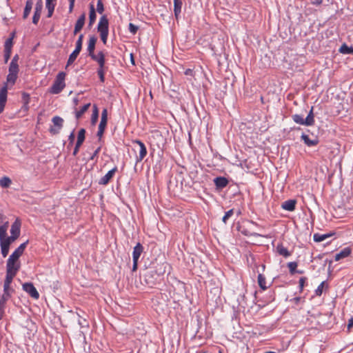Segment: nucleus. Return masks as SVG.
I'll list each match as a JSON object with an SVG mask.
<instances>
[{
	"label": "nucleus",
	"mask_w": 353,
	"mask_h": 353,
	"mask_svg": "<svg viewBox=\"0 0 353 353\" xmlns=\"http://www.w3.org/2000/svg\"><path fill=\"white\" fill-rule=\"evenodd\" d=\"M97 31L100 34L101 39L104 44H106L109 33V21L106 15H103L97 26Z\"/></svg>",
	"instance_id": "1"
},
{
	"label": "nucleus",
	"mask_w": 353,
	"mask_h": 353,
	"mask_svg": "<svg viewBox=\"0 0 353 353\" xmlns=\"http://www.w3.org/2000/svg\"><path fill=\"white\" fill-rule=\"evenodd\" d=\"M66 74L64 72H60L57 75L55 80L50 88V93L52 94H59L65 88V78Z\"/></svg>",
	"instance_id": "2"
},
{
	"label": "nucleus",
	"mask_w": 353,
	"mask_h": 353,
	"mask_svg": "<svg viewBox=\"0 0 353 353\" xmlns=\"http://www.w3.org/2000/svg\"><path fill=\"white\" fill-rule=\"evenodd\" d=\"M28 243V240L26 242L21 243L9 256L7 264L8 265H10L12 267H16L18 264H16L17 261L19 259V257L23 254L27 245Z\"/></svg>",
	"instance_id": "3"
},
{
	"label": "nucleus",
	"mask_w": 353,
	"mask_h": 353,
	"mask_svg": "<svg viewBox=\"0 0 353 353\" xmlns=\"http://www.w3.org/2000/svg\"><path fill=\"white\" fill-rule=\"evenodd\" d=\"M19 265H16V267H12L6 265V276L3 284L4 291L12 290L10 289V284L12 281L13 278L15 276L18 270H19Z\"/></svg>",
	"instance_id": "4"
},
{
	"label": "nucleus",
	"mask_w": 353,
	"mask_h": 353,
	"mask_svg": "<svg viewBox=\"0 0 353 353\" xmlns=\"http://www.w3.org/2000/svg\"><path fill=\"white\" fill-rule=\"evenodd\" d=\"M52 122L53 123L54 126L50 127V132L52 134H59L63 127V119L59 116H55L52 119Z\"/></svg>",
	"instance_id": "5"
},
{
	"label": "nucleus",
	"mask_w": 353,
	"mask_h": 353,
	"mask_svg": "<svg viewBox=\"0 0 353 353\" xmlns=\"http://www.w3.org/2000/svg\"><path fill=\"white\" fill-rule=\"evenodd\" d=\"M85 132H86L84 128H81L79 130L77 135V141L76 142V145L72 152V154L74 156H76L78 154L80 147L84 142L85 139Z\"/></svg>",
	"instance_id": "6"
},
{
	"label": "nucleus",
	"mask_w": 353,
	"mask_h": 353,
	"mask_svg": "<svg viewBox=\"0 0 353 353\" xmlns=\"http://www.w3.org/2000/svg\"><path fill=\"white\" fill-rule=\"evenodd\" d=\"M90 58L94 61H96L98 65L99 68H107L105 66V54L103 51H99L97 54H93L92 55L90 56Z\"/></svg>",
	"instance_id": "7"
},
{
	"label": "nucleus",
	"mask_w": 353,
	"mask_h": 353,
	"mask_svg": "<svg viewBox=\"0 0 353 353\" xmlns=\"http://www.w3.org/2000/svg\"><path fill=\"white\" fill-rule=\"evenodd\" d=\"M133 144H137L139 147V155L137 156V162H140L147 154L146 147L141 141L138 139L133 141Z\"/></svg>",
	"instance_id": "8"
},
{
	"label": "nucleus",
	"mask_w": 353,
	"mask_h": 353,
	"mask_svg": "<svg viewBox=\"0 0 353 353\" xmlns=\"http://www.w3.org/2000/svg\"><path fill=\"white\" fill-rule=\"evenodd\" d=\"M117 167L115 166L112 170H109L105 175L99 179V184L102 185H108L117 172Z\"/></svg>",
	"instance_id": "9"
},
{
	"label": "nucleus",
	"mask_w": 353,
	"mask_h": 353,
	"mask_svg": "<svg viewBox=\"0 0 353 353\" xmlns=\"http://www.w3.org/2000/svg\"><path fill=\"white\" fill-rule=\"evenodd\" d=\"M23 290L28 293L32 298L37 299L39 294L32 283H25L23 284Z\"/></svg>",
	"instance_id": "10"
},
{
	"label": "nucleus",
	"mask_w": 353,
	"mask_h": 353,
	"mask_svg": "<svg viewBox=\"0 0 353 353\" xmlns=\"http://www.w3.org/2000/svg\"><path fill=\"white\" fill-rule=\"evenodd\" d=\"M155 274L157 276H163L167 271L170 269V265L167 262H163L160 263H157L156 266L154 267Z\"/></svg>",
	"instance_id": "11"
},
{
	"label": "nucleus",
	"mask_w": 353,
	"mask_h": 353,
	"mask_svg": "<svg viewBox=\"0 0 353 353\" xmlns=\"http://www.w3.org/2000/svg\"><path fill=\"white\" fill-rule=\"evenodd\" d=\"M42 9H43L42 0H39L36 3L34 13V15L32 17V23L34 24L38 23L40 17H41V13Z\"/></svg>",
	"instance_id": "12"
},
{
	"label": "nucleus",
	"mask_w": 353,
	"mask_h": 353,
	"mask_svg": "<svg viewBox=\"0 0 353 353\" xmlns=\"http://www.w3.org/2000/svg\"><path fill=\"white\" fill-rule=\"evenodd\" d=\"M8 88L3 85L0 90V114L3 111L7 101Z\"/></svg>",
	"instance_id": "13"
},
{
	"label": "nucleus",
	"mask_w": 353,
	"mask_h": 353,
	"mask_svg": "<svg viewBox=\"0 0 353 353\" xmlns=\"http://www.w3.org/2000/svg\"><path fill=\"white\" fill-rule=\"evenodd\" d=\"M145 281L148 284H154L159 276L155 274L154 269L148 270L144 274Z\"/></svg>",
	"instance_id": "14"
},
{
	"label": "nucleus",
	"mask_w": 353,
	"mask_h": 353,
	"mask_svg": "<svg viewBox=\"0 0 353 353\" xmlns=\"http://www.w3.org/2000/svg\"><path fill=\"white\" fill-rule=\"evenodd\" d=\"M296 201L289 199L281 203V208L287 211L293 212L296 208Z\"/></svg>",
	"instance_id": "15"
},
{
	"label": "nucleus",
	"mask_w": 353,
	"mask_h": 353,
	"mask_svg": "<svg viewBox=\"0 0 353 353\" xmlns=\"http://www.w3.org/2000/svg\"><path fill=\"white\" fill-rule=\"evenodd\" d=\"M21 223L19 219H17L12 224L10 233L12 235H14L17 237L20 235Z\"/></svg>",
	"instance_id": "16"
},
{
	"label": "nucleus",
	"mask_w": 353,
	"mask_h": 353,
	"mask_svg": "<svg viewBox=\"0 0 353 353\" xmlns=\"http://www.w3.org/2000/svg\"><path fill=\"white\" fill-rule=\"evenodd\" d=\"M85 21V14L83 13L77 19L74 30V34H77L83 27Z\"/></svg>",
	"instance_id": "17"
},
{
	"label": "nucleus",
	"mask_w": 353,
	"mask_h": 353,
	"mask_svg": "<svg viewBox=\"0 0 353 353\" xmlns=\"http://www.w3.org/2000/svg\"><path fill=\"white\" fill-rule=\"evenodd\" d=\"M228 180L223 176H218L214 179V183L217 189H223L228 184Z\"/></svg>",
	"instance_id": "18"
},
{
	"label": "nucleus",
	"mask_w": 353,
	"mask_h": 353,
	"mask_svg": "<svg viewBox=\"0 0 353 353\" xmlns=\"http://www.w3.org/2000/svg\"><path fill=\"white\" fill-rule=\"evenodd\" d=\"M352 252L351 248L347 247L341 250L339 253L335 254L334 259L336 261H340L342 259L346 258L350 255Z\"/></svg>",
	"instance_id": "19"
},
{
	"label": "nucleus",
	"mask_w": 353,
	"mask_h": 353,
	"mask_svg": "<svg viewBox=\"0 0 353 353\" xmlns=\"http://www.w3.org/2000/svg\"><path fill=\"white\" fill-rule=\"evenodd\" d=\"M97 39L94 36L90 37L89 41H88V45L87 50L88 52V55L91 56L93 54H94V49H95V45L97 43Z\"/></svg>",
	"instance_id": "20"
},
{
	"label": "nucleus",
	"mask_w": 353,
	"mask_h": 353,
	"mask_svg": "<svg viewBox=\"0 0 353 353\" xmlns=\"http://www.w3.org/2000/svg\"><path fill=\"white\" fill-rule=\"evenodd\" d=\"M301 139L303 141L304 143L309 147L314 146L319 143V140L317 139H310L309 136L304 133L302 134Z\"/></svg>",
	"instance_id": "21"
},
{
	"label": "nucleus",
	"mask_w": 353,
	"mask_h": 353,
	"mask_svg": "<svg viewBox=\"0 0 353 353\" xmlns=\"http://www.w3.org/2000/svg\"><path fill=\"white\" fill-rule=\"evenodd\" d=\"M10 291V290H3V294L0 298V310H4L6 301L10 299L11 296Z\"/></svg>",
	"instance_id": "22"
},
{
	"label": "nucleus",
	"mask_w": 353,
	"mask_h": 353,
	"mask_svg": "<svg viewBox=\"0 0 353 353\" xmlns=\"http://www.w3.org/2000/svg\"><path fill=\"white\" fill-rule=\"evenodd\" d=\"M143 248L140 243H138L134 248L132 252L133 260H139L141 253L143 252Z\"/></svg>",
	"instance_id": "23"
},
{
	"label": "nucleus",
	"mask_w": 353,
	"mask_h": 353,
	"mask_svg": "<svg viewBox=\"0 0 353 353\" xmlns=\"http://www.w3.org/2000/svg\"><path fill=\"white\" fill-rule=\"evenodd\" d=\"M0 245H1V254L3 257H6L8 252H9V248H10V243L6 242L3 239H0Z\"/></svg>",
	"instance_id": "24"
},
{
	"label": "nucleus",
	"mask_w": 353,
	"mask_h": 353,
	"mask_svg": "<svg viewBox=\"0 0 353 353\" xmlns=\"http://www.w3.org/2000/svg\"><path fill=\"white\" fill-rule=\"evenodd\" d=\"M97 18L96 11L92 3L90 4L89 26H92Z\"/></svg>",
	"instance_id": "25"
},
{
	"label": "nucleus",
	"mask_w": 353,
	"mask_h": 353,
	"mask_svg": "<svg viewBox=\"0 0 353 353\" xmlns=\"http://www.w3.org/2000/svg\"><path fill=\"white\" fill-rule=\"evenodd\" d=\"M182 0H174V12L177 19L181 12Z\"/></svg>",
	"instance_id": "26"
},
{
	"label": "nucleus",
	"mask_w": 353,
	"mask_h": 353,
	"mask_svg": "<svg viewBox=\"0 0 353 353\" xmlns=\"http://www.w3.org/2000/svg\"><path fill=\"white\" fill-rule=\"evenodd\" d=\"M33 1L32 0H27L26 3V6L24 8L23 14V18L26 19L32 10V8Z\"/></svg>",
	"instance_id": "27"
},
{
	"label": "nucleus",
	"mask_w": 353,
	"mask_h": 353,
	"mask_svg": "<svg viewBox=\"0 0 353 353\" xmlns=\"http://www.w3.org/2000/svg\"><path fill=\"white\" fill-rule=\"evenodd\" d=\"M332 234L327 233V234H319V233H315L313 236V239L315 242H321L325 240L326 239L332 236Z\"/></svg>",
	"instance_id": "28"
},
{
	"label": "nucleus",
	"mask_w": 353,
	"mask_h": 353,
	"mask_svg": "<svg viewBox=\"0 0 353 353\" xmlns=\"http://www.w3.org/2000/svg\"><path fill=\"white\" fill-rule=\"evenodd\" d=\"M258 284L260 288L263 290H265L268 288V286L266 285L265 277L262 274H259L258 275Z\"/></svg>",
	"instance_id": "29"
},
{
	"label": "nucleus",
	"mask_w": 353,
	"mask_h": 353,
	"mask_svg": "<svg viewBox=\"0 0 353 353\" xmlns=\"http://www.w3.org/2000/svg\"><path fill=\"white\" fill-rule=\"evenodd\" d=\"M277 252L284 257H288L290 256L291 253L286 248H285L281 243L279 244L276 247Z\"/></svg>",
	"instance_id": "30"
},
{
	"label": "nucleus",
	"mask_w": 353,
	"mask_h": 353,
	"mask_svg": "<svg viewBox=\"0 0 353 353\" xmlns=\"http://www.w3.org/2000/svg\"><path fill=\"white\" fill-rule=\"evenodd\" d=\"M305 123H306V126H311L314 124V116L313 114V107H312L307 116L305 119Z\"/></svg>",
	"instance_id": "31"
},
{
	"label": "nucleus",
	"mask_w": 353,
	"mask_h": 353,
	"mask_svg": "<svg viewBox=\"0 0 353 353\" xmlns=\"http://www.w3.org/2000/svg\"><path fill=\"white\" fill-rule=\"evenodd\" d=\"M80 52L74 50L69 56V58L67 61L66 68L68 67L70 65L72 64L74 61L76 60L77 57L79 54Z\"/></svg>",
	"instance_id": "32"
},
{
	"label": "nucleus",
	"mask_w": 353,
	"mask_h": 353,
	"mask_svg": "<svg viewBox=\"0 0 353 353\" xmlns=\"http://www.w3.org/2000/svg\"><path fill=\"white\" fill-rule=\"evenodd\" d=\"M90 106V103L85 104L79 111H77L75 113V117L77 119H79L81 117V116L88 110L89 107Z\"/></svg>",
	"instance_id": "33"
},
{
	"label": "nucleus",
	"mask_w": 353,
	"mask_h": 353,
	"mask_svg": "<svg viewBox=\"0 0 353 353\" xmlns=\"http://www.w3.org/2000/svg\"><path fill=\"white\" fill-rule=\"evenodd\" d=\"M292 119L293 121L300 125H306V123H305V119H303V117L301 114H294L292 115Z\"/></svg>",
	"instance_id": "34"
},
{
	"label": "nucleus",
	"mask_w": 353,
	"mask_h": 353,
	"mask_svg": "<svg viewBox=\"0 0 353 353\" xmlns=\"http://www.w3.org/2000/svg\"><path fill=\"white\" fill-rule=\"evenodd\" d=\"M12 181L11 179L8 176H3L0 179V185L2 188H6L10 187L11 185Z\"/></svg>",
	"instance_id": "35"
},
{
	"label": "nucleus",
	"mask_w": 353,
	"mask_h": 353,
	"mask_svg": "<svg viewBox=\"0 0 353 353\" xmlns=\"http://www.w3.org/2000/svg\"><path fill=\"white\" fill-rule=\"evenodd\" d=\"M99 118V111L98 108L96 105H94L93 112L91 117V123L92 125H94L98 120Z\"/></svg>",
	"instance_id": "36"
},
{
	"label": "nucleus",
	"mask_w": 353,
	"mask_h": 353,
	"mask_svg": "<svg viewBox=\"0 0 353 353\" xmlns=\"http://www.w3.org/2000/svg\"><path fill=\"white\" fill-rule=\"evenodd\" d=\"M339 52L343 54H353V48L343 44L339 49Z\"/></svg>",
	"instance_id": "37"
},
{
	"label": "nucleus",
	"mask_w": 353,
	"mask_h": 353,
	"mask_svg": "<svg viewBox=\"0 0 353 353\" xmlns=\"http://www.w3.org/2000/svg\"><path fill=\"white\" fill-rule=\"evenodd\" d=\"M83 35L81 34L79 36L77 41H76L75 50L81 52L83 45Z\"/></svg>",
	"instance_id": "38"
},
{
	"label": "nucleus",
	"mask_w": 353,
	"mask_h": 353,
	"mask_svg": "<svg viewBox=\"0 0 353 353\" xmlns=\"http://www.w3.org/2000/svg\"><path fill=\"white\" fill-rule=\"evenodd\" d=\"M18 72H19L18 64H14V62H10V66H9V73L17 74Z\"/></svg>",
	"instance_id": "39"
},
{
	"label": "nucleus",
	"mask_w": 353,
	"mask_h": 353,
	"mask_svg": "<svg viewBox=\"0 0 353 353\" xmlns=\"http://www.w3.org/2000/svg\"><path fill=\"white\" fill-rule=\"evenodd\" d=\"M107 68H98L97 74L99 77L100 81L103 83L105 81V72Z\"/></svg>",
	"instance_id": "40"
},
{
	"label": "nucleus",
	"mask_w": 353,
	"mask_h": 353,
	"mask_svg": "<svg viewBox=\"0 0 353 353\" xmlns=\"http://www.w3.org/2000/svg\"><path fill=\"white\" fill-rule=\"evenodd\" d=\"M13 37H14V33L12 34V37L10 38H8L6 41L5 44H4V50H12V45H13V43H12Z\"/></svg>",
	"instance_id": "41"
},
{
	"label": "nucleus",
	"mask_w": 353,
	"mask_h": 353,
	"mask_svg": "<svg viewBox=\"0 0 353 353\" xmlns=\"http://www.w3.org/2000/svg\"><path fill=\"white\" fill-rule=\"evenodd\" d=\"M288 267L289 268L290 272L291 274H294L296 273V269L297 268L296 262H290L288 263Z\"/></svg>",
	"instance_id": "42"
},
{
	"label": "nucleus",
	"mask_w": 353,
	"mask_h": 353,
	"mask_svg": "<svg viewBox=\"0 0 353 353\" xmlns=\"http://www.w3.org/2000/svg\"><path fill=\"white\" fill-rule=\"evenodd\" d=\"M8 222L0 226V239H3L6 236V231L8 229Z\"/></svg>",
	"instance_id": "43"
},
{
	"label": "nucleus",
	"mask_w": 353,
	"mask_h": 353,
	"mask_svg": "<svg viewBox=\"0 0 353 353\" xmlns=\"http://www.w3.org/2000/svg\"><path fill=\"white\" fill-rule=\"evenodd\" d=\"M234 214V209H231L225 212V215L223 216L222 221L223 222L226 224L228 220Z\"/></svg>",
	"instance_id": "44"
},
{
	"label": "nucleus",
	"mask_w": 353,
	"mask_h": 353,
	"mask_svg": "<svg viewBox=\"0 0 353 353\" xmlns=\"http://www.w3.org/2000/svg\"><path fill=\"white\" fill-rule=\"evenodd\" d=\"M55 7V3L46 4V8L48 9V17H51Z\"/></svg>",
	"instance_id": "45"
},
{
	"label": "nucleus",
	"mask_w": 353,
	"mask_h": 353,
	"mask_svg": "<svg viewBox=\"0 0 353 353\" xmlns=\"http://www.w3.org/2000/svg\"><path fill=\"white\" fill-rule=\"evenodd\" d=\"M97 11L99 14H102L104 12V6L102 0H97Z\"/></svg>",
	"instance_id": "46"
},
{
	"label": "nucleus",
	"mask_w": 353,
	"mask_h": 353,
	"mask_svg": "<svg viewBox=\"0 0 353 353\" xmlns=\"http://www.w3.org/2000/svg\"><path fill=\"white\" fill-rule=\"evenodd\" d=\"M17 79V74L9 73L7 76V81L8 82H12V83H14L16 80Z\"/></svg>",
	"instance_id": "47"
},
{
	"label": "nucleus",
	"mask_w": 353,
	"mask_h": 353,
	"mask_svg": "<svg viewBox=\"0 0 353 353\" xmlns=\"http://www.w3.org/2000/svg\"><path fill=\"white\" fill-rule=\"evenodd\" d=\"M324 284L325 281L321 282V283L318 286V288L315 290V294L316 296H321L322 294Z\"/></svg>",
	"instance_id": "48"
},
{
	"label": "nucleus",
	"mask_w": 353,
	"mask_h": 353,
	"mask_svg": "<svg viewBox=\"0 0 353 353\" xmlns=\"http://www.w3.org/2000/svg\"><path fill=\"white\" fill-rule=\"evenodd\" d=\"M139 29V27L132 23H129V31L133 34H135Z\"/></svg>",
	"instance_id": "49"
},
{
	"label": "nucleus",
	"mask_w": 353,
	"mask_h": 353,
	"mask_svg": "<svg viewBox=\"0 0 353 353\" xmlns=\"http://www.w3.org/2000/svg\"><path fill=\"white\" fill-rule=\"evenodd\" d=\"M78 323L81 326V327H85L88 326V323L85 319H83L80 317L78 320Z\"/></svg>",
	"instance_id": "50"
},
{
	"label": "nucleus",
	"mask_w": 353,
	"mask_h": 353,
	"mask_svg": "<svg viewBox=\"0 0 353 353\" xmlns=\"http://www.w3.org/2000/svg\"><path fill=\"white\" fill-rule=\"evenodd\" d=\"M101 146L98 147L95 150L94 152H93V154L90 156L89 160H91V161H93L95 159V158H97L98 157V154L101 151Z\"/></svg>",
	"instance_id": "51"
},
{
	"label": "nucleus",
	"mask_w": 353,
	"mask_h": 353,
	"mask_svg": "<svg viewBox=\"0 0 353 353\" xmlns=\"http://www.w3.org/2000/svg\"><path fill=\"white\" fill-rule=\"evenodd\" d=\"M74 139H75V136H74V130H73L70 134L69 135L68 137V141H69V144H68V146H71L73 145L74 143Z\"/></svg>",
	"instance_id": "52"
},
{
	"label": "nucleus",
	"mask_w": 353,
	"mask_h": 353,
	"mask_svg": "<svg viewBox=\"0 0 353 353\" xmlns=\"http://www.w3.org/2000/svg\"><path fill=\"white\" fill-rule=\"evenodd\" d=\"M11 51L10 50H4V59L6 63H7L10 58Z\"/></svg>",
	"instance_id": "53"
},
{
	"label": "nucleus",
	"mask_w": 353,
	"mask_h": 353,
	"mask_svg": "<svg viewBox=\"0 0 353 353\" xmlns=\"http://www.w3.org/2000/svg\"><path fill=\"white\" fill-rule=\"evenodd\" d=\"M306 281H307V278L306 277H301V278H300V279H299V288H300V291L303 290L304 285H305V283L306 282Z\"/></svg>",
	"instance_id": "54"
},
{
	"label": "nucleus",
	"mask_w": 353,
	"mask_h": 353,
	"mask_svg": "<svg viewBox=\"0 0 353 353\" xmlns=\"http://www.w3.org/2000/svg\"><path fill=\"white\" fill-rule=\"evenodd\" d=\"M18 237L14 236V235H12L10 236H8V238L6 239H4L3 238V240H5L6 242L9 243L10 244L12 243V242L14 241L16 239H17Z\"/></svg>",
	"instance_id": "55"
},
{
	"label": "nucleus",
	"mask_w": 353,
	"mask_h": 353,
	"mask_svg": "<svg viewBox=\"0 0 353 353\" xmlns=\"http://www.w3.org/2000/svg\"><path fill=\"white\" fill-rule=\"evenodd\" d=\"M101 120H103L108 121V110L107 109H103L101 112Z\"/></svg>",
	"instance_id": "56"
},
{
	"label": "nucleus",
	"mask_w": 353,
	"mask_h": 353,
	"mask_svg": "<svg viewBox=\"0 0 353 353\" xmlns=\"http://www.w3.org/2000/svg\"><path fill=\"white\" fill-rule=\"evenodd\" d=\"M107 122L108 121L101 120L99 125V129L105 130L106 125H107Z\"/></svg>",
	"instance_id": "57"
},
{
	"label": "nucleus",
	"mask_w": 353,
	"mask_h": 353,
	"mask_svg": "<svg viewBox=\"0 0 353 353\" xmlns=\"http://www.w3.org/2000/svg\"><path fill=\"white\" fill-rule=\"evenodd\" d=\"M23 100L26 101V103H28L30 95L26 92H23L22 94Z\"/></svg>",
	"instance_id": "58"
},
{
	"label": "nucleus",
	"mask_w": 353,
	"mask_h": 353,
	"mask_svg": "<svg viewBox=\"0 0 353 353\" xmlns=\"http://www.w3.org/2000/svg\"><path fill=\"white\" fill-rule=\"evenodd\" d=\"M353 327V318H351L349 321H348V324H347V330L348 331H350L351 330V328Z\"/></svg>",
	"instance_id": "59"
},
{
	"label": "nucleus",
	"mask_w": 353,
	"mask_h": 353,
	"mask_svg": "<svg viewBox=\"0 0 353 353\" xmlns=\"http://www.w3.org/2000/svg\"><path fill=\"white\" fill-rule=\"evenodd\" d=\"M138 261L139 260H133V266H132V271L134 272L137 270V265H138Z\"/></svg>",
	"instance_id": "60"
},
{
	"label": "nucleus",
	"mask_w": 353,
	"mask_h": 353,
	"mask_svg": "<svg viewBox=\"0 0 353 353\" xmlns=\"http://www.w3.org/2000/svg\"><path fill=\"white\" fill-rule=\"evenodd\" d=\"M323 0H312V3L313 5L319 6L322 3Z\"/></svg>",
	"instance_id": "61"
},
{
	"label": "nucleus",
	"mask_w": 353,
	"mask_h": 353,
	"mask_svg": "<svg viewBox=\"0 0 353 353\" xmlns=\"http://www.w3.org/2000/svg\"><path fill=\"white\" fill-rule=\"evenodd\" d=\"M18 60H19V56L17 54L14 55V57L12 58L11 62H14V64H18L17 62H18Z\"/></svg>",
	"instance_id": "62"
},
{
	"label": "nucleus",
	"mask_w": 353,
	"mask_h": 353,
	"mask_svg": "<svg viewBox=\"0 0 353 353\" xmlns=\"http://www.w3.org/2000/svg\"><path fill=\"white\" fill-rule=\"evenodd\" d=\"M104 131L105 130L98 129L97 135L99 139L103 136Z\"/></svg>",
	"instance_id": "63"
},
{
	"label": "nucleus",
	"mask_w": 353,
	"mask_h": 353,
	"mask_svg": "<svg viewBox=\"0 0 353 353\" xmlns=\"http://www.w3.org/2000/svg\"><path fill=\"white\" fill-rule=\"evenodd\" d=\"M301 300V297H294L292 301H294L296 304H298Z\"/></svg>",
	"instance_id": "64"
}]
</instances>
